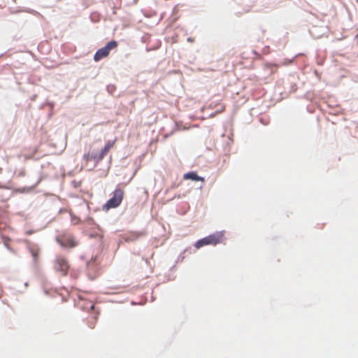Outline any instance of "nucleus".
<instances>
[{
	"label": "nucleus",
	"mask_w": 358,
	"mask_h": 358,
	"mask_svg": "<svg viewBox=\"0 0 358 358\" xmlns=\"http://www.w3.org/2000/svg\"><path fill=\"white\" fill-rule=\"evenodd\" d=\"M115 144V140L108 141L105 144L104 147L99 152H96V150L94 148V147L92 145H91L90 146L89 151L87 152V153L84 155L83 158L87 162L93 161L97 164L103 159V157L110 151V150L114 147Z\"/></svg>",
	"instance_id": "1"
},
{
	"label": "nucleus",
	"mask_w": 358,
	"mask_h": 358,
	"mask_svg": "<svg viewBox=\"0 0 358 358\" xmlns=\"http://www.w3.org/2000/svg\"><path fill=\"white\" fill-rule=\"evenodd\" d=\"M224 241V234L222 232H216L210 234L201 240H199L194 244L195 248L197 249L207 245H215L222 243Z\"/></svg>",
	"instance_id": "2"
},
{
	"label": "nucleus",
	"mask_w": 358,
	"mask_h": 358,
	"mask_svg": "<svg viewBox=\"0 0 358 358\" xmlns=\"http://www.w3.org/2000/svg\"><path fill=\"white\" fill-rule=\"evenodd\" d=\"M124 192L123 189L117 188L112 193V197L103 206L104 210H109L118 207L124 198Z\"/></svg>",
	"instance_id": "3"
},
{
	"label": "nucleus",
	"mask_w": 358,
	"mask_h": 358,
	"mask_svg": "<svg viewBox=\"0 0 358 358\" xmlns=\"http://www.w3.org/2000/svg\"><path fill=\"white\" fill-rule=\"evenodd\" d=\"M117 47V42L115 41H111L108 42L106 46L99 49L95 55H94V60L95 62H99L103 58H105L108 56L110 50L116 48Z\"/></svg>",
	"instance_id": "4"
},
{
	"label": "nucleus",
	"mask_w": 358,
	"mask_h": 358,
	"mask_svg": "<svg viewBox=\"0 0 358 358\" xmlns=\"http://www.w3.org/2000/svg\"><path fill=\"white\" fill-rule=\"evenodd\" d=\"M69 264L66 258L62 255L56 257L54 262V268L62 275H66L69 269Z\"/></svg>",
	"instance_id": "5"
},
{
	"label": "nucleus",
	"mask_w": 358,
	"mask_h": 358,
	"mask_svg": "<svg viewBox=\"0 0 358 358\" xmlns=\"http://www.w3.org/2000/svg\"><path fill=\"white\" fill-rule=\"evenodd\" d=\"M57 242L61 246L64 248H74L77 245V241L71 235L64 236L57 238Z\"/></svg>",
	"instance_id": "6"
},
{
	"label": "nucleus",
	"mask_w": 358,
	"mask_h": 358,
	"mask_svg": "<svg viewBox=\"0 0 358 358\" xmlns=\"http://www.w3.org/2000/svg\"><path fill=\"white\" fill-rule=\"evenodd\" d=\"M183 178L185 180H192L194 181L204 182V178L199 176L195 172H188L184 174Z\"/></svg>",
	"instance_id": "7"
},
{
	"label": "nucleus",
	"mask_w": 358,
	"mask_h": 358,
	"mask_svg": "<svg viewBox=\"0 0 358 358\" xmlns=\"http://www.w3.org/2000/svg\"><path fill=\"white\" fill-rule=\"evenodd\" d=\"M99 317V314H94L87 318V324L90 329H94V327L96 325L97 320Z\"/></svg>",
	"instance_id": "8"
},
{
	"label": "nucleus",
	"mask_w": 358,
	"mask_h": 358,
	"mask_svg": "<svg viewBox=\"0 0 358 358\" xmlns=\"http://www.w3.org/2000/svg\"><path fill=\"white\" fill-rule=\"evenodd\" d=\"M131 236H133L131 240H134L136 238H138L140 236H144V234L142 233V232H141V233H135V234H131Z\"/></svg>",
	"instance_id": "9"
},
{
	"label": "nucleus",
	"mask_w": 358,
	"mask_h": 358,
	"mask_svg": "<svg viewBox=\"0 0 358 358\" xmlns=\"http://www.w3.org/2000/svg\"><path fill=\"white\" fill-rule=\"evenodd\" d=\"M31 253H32V255H33L34 259L36 260L38 255V251L37 250H32Z\"/></svg>",
	"instance_id": "10"
},
{
	"label": "nucleus",
	"mask_w": 358,
	"mask_h": 358,
	"mask_svg": "<svg viewBox=\"0 0 358 358\" xmlns=\"http://www.w3.org/2000/svg\"><path fill=\"white\" fill-rule=\"evenodd\" d=\"M72 221L74 224H78L80 222V220L77 217H73Z\"/></svg>",
	"instance_id": "11"
},
{
	"label": "nucleus",
	"mask_w": 358,
	"mask_h": 358,
	"mask_svg": "<svg viewBox=\"0 0 358 358\" xmlns=\"http://www.w3.org/2000/svg\"><path fill=\"white\" fill-rule=\"evenodd\" d=\"M94 304H92V305H91V306H90V308H91V309H94Z\"/></svg>",
	"instance_id": "12"
},
{
	"label": "nucleus",
	"mask_w": 358,
	"mask_h": 358,
	"mask_svg": "<svg viewBox=\"0 0 358 358\" xmlns=\"http://www.w3.org/2000/svg\"><path fill=\"white\" fill-rule=\"evenodd\" d=\"M356 1H357V2L358 3V0H356Z\"/></svg>",
	"instance_id": "13"
}]
</instances>
